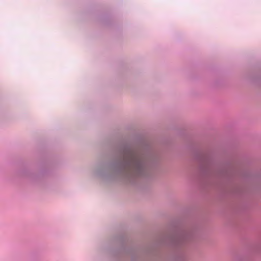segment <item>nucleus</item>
<instances>
[{"label":"nucleus","instance_id":"nucleus-1","mask_svg":"<svg viewBox=\"0 0 261 261\" xmlns=\"http://www.w3.org/2000/svg\"><path fill=\"white\" fill-rule=\"evenodd\" d=\"M146 167V161L142 156H134L132 154V174L140 175Z\"/></svg>","mask_w":261,"mask_h":261}]
</instances>
